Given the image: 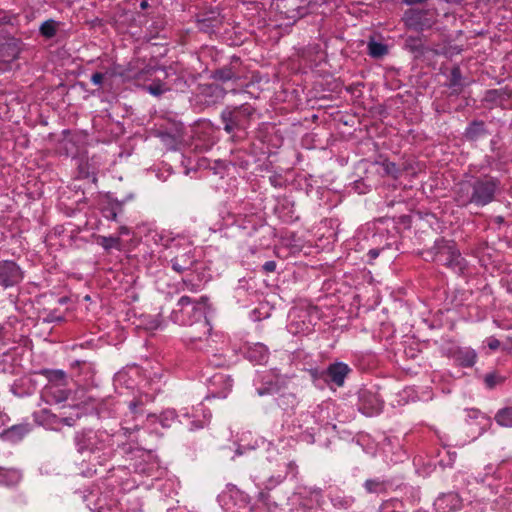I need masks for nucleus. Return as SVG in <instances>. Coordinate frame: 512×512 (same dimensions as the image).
I'll list each match as a JSON object with an SVG mask.
<instances>
[{
	"label": "nucleus",
	"instance_id": "obj_9",
	"mask_svg": "<svg viewBox=\"0 0 512 512\" xmlns=\"http://www.w3.org/2000/svg\"><path fill=\"white\" fill-rule=\"evenodd\" d=\"M218 502L226 512L251 511L248 495L234 485H227L218 496Z\"/></svg>",
	"mask_w": 512,
	"mask_h": 512
},
{
	"label": "nucleus",
	"instance_id": "obj_19",
	"mask_svg": "<svg viewBox=\"0 0 512 512\" xmlns=\"http://www.w3.org/2000/svg\"><path fill=\"white\" fill-rule=\"evenodd\" d=\"M20 48L16 42L9 41L0 45V70L10 69L11 63L18 59Z\"/></svg>",
	"mask_w": 512,
	"mask_h": 512
},
{
	"label": "nucleus",
	"instance_id": "obj_24",
	"mask_svg": "<svg viewBox=\"0 0 512 512\" xmlns=\"http://www.w3.org/2000/svg\"><path fill=\"white\" fill-rule=\"evenodd\" d=\"M30 431L29 424H18L5 429L0 433V436L5 441H9L11 443H17L23 439L25 435H27Z\"/></svg>",
	"mask_w": 512,
	"mask_h": 512
},
{
	"label": "nucleus",
	"instance_id": "obj_43",
	"mask_svg": "<svg viewBox=\"0 0 512 512\" xmlns=\"http://www.w3.org/2000/svg\"><path fill=\"white\" fill-rule=\"evenodd\" d=\"M421 17L420 13H414L411 17H407L406 24L410 27H413L414 29H422V27L418 26V23L416 20H418Z\"/></svg>",
	"mask_w": 512,
	"mask_h": 512
},
{
	"label": "nucleus",
	"instance_id": "obj_56",
	"mask_svg": "<svg viewBox=\"0 0 512 512\" xmlns=\"http://www.w3.org/2000/svg\"><path fill=\"white\" fill-rule=\"evenodd\" d=\"M452 76H453V82H454V84H456L458 79L460 78V70H459V68H454L452 70Z\"/></svg>",
	"mask_w": 512,
	"mask_h": 512
},
{
	"label": "nucleus",
	"instance_id": "obj_37",
	"mask_svg": "<svg viewBox=\"0 0 512 512\" xmlns=\"http://www.w3.org/2000/svg\"><path fill=\"white\" fill-rule=\"evenodd\" d=\"M364 486H365V489L367 490V492H369V493H379L380 491H382L384 489L383 482H381L379 480H373V479L367 480L365 482Z\"/></svg>",
	"mask_w": 512,
	"mask_h": 512
},
{
	"label": "nucleus",
	"instance_id": "obj_6",
	"mask_svg": "<svg viewBox=\"0 0 512 512\" xmlns=\"http://www.w3.org/2000/svg\"><path fill=\"white\" fill-rule=\"evenodd\" d=\"M435 261L449 267L459 275L465 274L467 261L461 256L454 242L443 238L435 241Z\"/></svg>",
	"mask_w": 512,
	"mask_h": 512
},
{
	"label": "nucleus",
	"instance_id": "obj_34",
	"mask_svg": "<svg viewBox=\"0 0 512 512\" xmlns=\"http://www.w3.org/2000/svg\"><path fill=\"white\" fill-rule=\"evenodd\" d=\"M388 52V48L385 44L381 42H377L374 40H370L368 42V53L370 56L374 58H380L386 55Z\"/></svg>",
	"mask_w": 512,
	"mask_h": 512
},
{
	"label": "nucleus",
	"instance_id": "obj_32",
	"mask_svg": "<svg viewBox=\"0 0 512 512\" xmlns=\"http://www.w3.org/2000/svg\"><path fill=\"white\" fill-rule=\"evenodd\" d=\"M485 133V125L481 121L472 122L465 130V136L470 140H476Z\"/></svg>",
	"mask_w": 512,
	"mask_h": 512
},
{
	"label": "nucleus",
	"instance_id": "obj_13",
	"mask_svg": "<svg viewBox=\"0 0 512 512\" xmlns=\"http://www.w3.org/2000/svg\"><path fill=\"white\" fill-rule=\"evenodd\" d=\"M23 279V272L20 267L10 260L0 261V285L9 288L17 285Z\"/></svg>",
	"mask_w": 512,
	"mask_h": 512
},
{
	"label": "nucleus",
	"instance_id": "obj_14",
	"mask_svg": "<svg viewBox=\"0 0 512 512\" xmlns=\"http://www.w3.org/2000/svg\"><path fill=\"white\" fill-rule=\"evenodd\" d=\"M181 417L190 420L189 429L193 431L205 427L210 422L211 413L200 404L191 409L183 408L181 410Z\"/></svg>",
	"mask_w": 512,
	"mask_h": 512
},
{
	"label": "nucleus",
	"instance_id": "obj_20",
	"mask_svg": "<svg viewBox=\"0 0 512 512\" xmlns=\"http://www.w3.org/2000/svg\"><path fill=\"white\" fill-rule=\"evenodd\" d=\"M128 469L130 467H118V468H112L108 471L109 476L107 478L108 484L107 486H112L114 483H119L122 490H129L136 486V481L133 480L132 483H130L128 480H125V476L128 475Z\"/></svg>",
	"mask_w": 512,
	"mask_h": 512
},
{
	"label": "nucleus",
	"instance_id": "obj_11",
	"mask_svg": "<svg viewBox=\"0 0 512 512\" xmlns=\"http://www.w3.org/2000/svg\"><path fill=\"white\" fill-rule=\"evenodd\" d=\"M113 495L114 493H104L97 487L84 496V501L91 512H122L117 507L118 501L112 497Z\"/></svg>",
	"mask_w": 512,
	"mask_h": 512
},
{
	"label": "nucleus",
	"instance_id": "obj_25",
	"mask_svg": "<svg viewBox=\"0 0 512 512\" xmlns=\"http://www.w3.org/2000/svg\"><path fill=\"white\" fill-rule=\"evenodd\" d=\"M455 362L462 367H472L476 363L477 354L469 347L458 348L453 354Z\"/></svg>",
	"mask_w": 512,
	"mask_h": 512
},
{
	"label": "nucleus",
	"instance_id": "obj_52",
	"mask_svg": "<svg viewBox=\"0 0 512 512\" xmlns=\"http://www.w3.org/2000/svg\"><path fill=\"white\" fill-rule=\"evenodd\" d=\"M47 322H60L63 320L62 316H57L54 312H50L45 318Z\"/></svg>",
	"mask_w": 512,
	"mask_h": 512
},
{
	"label": "nucleus",
	"instance_id": "obj_36",
	"mask_svg": "<svg viewBox=\"0 0 512 512\" xmlns=\"http://www.w3.org/2000/svg\"><path fill=\"white\" fill-rule=\"evenodd\" d=\"M247 281L240 280L238 286L235 289V297L238 302H241L243 305L248 304V299H243V297L248 293Z\"/></svg>",
	"mask_w": 512,
	"mask_h": 512
},
{
	"label": "nucleus",
	"instance_id": "obj_3",
	"mask_svg": "<svg viewBox=\"0 0 512 512\" xmlns=\"http://www.w3.org/2000/svg\"><path fill=\"white\" fill-rule=\"evenodd\" d=\"M177 307L171 312L170 319L173 323L181 326L196 325L200 335H194L193 331L186 334V339L190 343L202 341L203 336L210 334L211 326L207 319L209 310L208 298L202 296L197 301H193L188 296H182Z\"/></svg>",
	"mask_w": 512,
	"mask_h": 512
},
{
	"label": "nucleus",
	"instance_id": "obj_4",
	"mask_svg": "<svg viewBox=\"0 0 512 512\" xmlns=\"http://www.w3.org/2000/svg\"><path fill=\"white\" fill-rule=\"evenodd\" d=\"M501 181L491 175L472 176L456 185L454 200L460 207H484L494 201L500 192Z\"/></svg>",
	"mask_w": 512,
	"mask_h": 512
},
{
	"label": "nucleus",
	"instance_id": "obj_53",
	"mask_svg": "<svg viewBox=\"0 0 512 512\" xmlns=\"http://www.w3.org/2000/svg\"><path fill=\"white\" fill-rule=\"evenodd\" d=\"M382 251V249H378V248H372L368 251V257H369V260L372 261V260H375L380 252Z\"/></svg>",
	"mask_w": 512,
	"mask_h": 512
},
{
	"label": "nucleus",
	"instance_id": "obj_17",
	"mask_svg": "<svg viewBox=\"0 0 512 512\" xmlns=\"http://www.w3.org/2000/svg\"><path fill=\"white\" fill-rule=\"evenodd\" d=\"M246 358L254 363L263 364L267 361L269 356L268 348L262 343H245L239 348Z\"/></svg>",
	"mask_w": 512,
	"mask_h": 512
},
{
	"label": "nucleus",
	"instance_id": "obj_42",
	"mask_svg": "<svg viewBox=\"0 0 512 512\" xmlns=\"http://www.w3.org/2000/svg\"><path fill=\"white\" fill-rule=\"evenodd\" d=\"M381 165H382L383 170L385 171V173L396 177L398 169H397L396 165L393 162L383 161L381 163Z\"/></svg>",
	"mask_w": 512,
	"mask_h": 512
},
{
	"label": "nucleus",
	"instance_id": "obj_61",
	"mask_svg": "<svg viewBox=\"0 0 512 512\" xmlns=\"http://www.w3.org/2000/svg\"><path fill=\"white\" fill-rule=\"evenodd\" d=\"M215 165H216L217 167L224 168L225 163H224L223 161H221V160H218V161H215Z\"/></svg>",
	"mask_w": 512,
	"mask_h": 512
},
{
	"label": "nucleus",
	"instance_id": "obj_15",
	"mask_svg": "<svg viewBox=\"0 0 512 512\" xmlns=\"http://www.w3.org/2000/svg\"><path fill=\"white\" fill-rule=\"evenodd\" d=\"M351 371V368L346 363L334 362L323 372V377L330 386L342 387Z\"/></svg>",
	"mask_w": 512,
	"mask_h": 512
},
{
	"label": "nucleus",
	"instance_id": "obj_21",
	"mask_svg": "<svg viewBox=\"0 0 512 512\" xmlns=\"http://www.w3.org/2000/svg\"><path fill=\"white\" fill-rule=\"evenodd\" d=\"M254 385L259 396L272 394L278 390V381L270 373L258 375L254 380Z\"/></svg>",
	"mask_w": 512,
	"mask_h": 512
},
{
	"label": "nucleus",
	"instance_id": "obj_40",
	"mask_svg": "<svg viewBox=\"0 0 512 512\" xmlns=\"http://www.w3.org/2000/svg\"><path fill=\"white\" fill-rule=\"evenodd\" d=\"M160 250H151V251H145L143 253V259L148 263L152 264L156 262V259H159Z\"/></svg>",
	"mask_w": 512,
	"mask_h": 512
},
{
	"label": "nucleus",
	"instance_id": "obj_38",
	"mask_svg": "<svg viewBox=\"0 0 512 512\" xmlns=\"http://www.w3.org/2000/svg\"><path fill=\"white\" fill-rule=\"evenodd\" d=\"M285 477H286L285 475H281V474H278L277 476H271L264 483L265 489L271 490V489L275 488L285 479Z\"/></svg>",
	"mask_w": 512,
	"mask_h": 512
},
{
	"label": "nucleus",
	"instance_id": "obj_7",
	"mask_svg": "<svg viewBox=\"0 0 512 512\" xmlns=\"http://www.w3.org/2000/svg\"><path fill=\"white\" fill-rule=\"evenodd\" d=\"M253 114L254 109L248 104L224 110L221 114L224 130L233 135L245 133L251 124Z\"/></svg>",
	"mask_w": 512,
	"mask_h": 512
},
{
	"label": "nucleus",
	"instance_id": "obj_41",
	"mask_svg": "<svg viewBox=\"0 0 512 512\" xmlns=\"http://www.w3.org/2000/svg\"><path fill=\"white\" fill-rule=\"evenodd\" d=\"M466 481H467V486L480 485L479 480L475 477H469L466 479ZM480 489H485V487L483 485H481L480 487H473L471 489H468V494L478 493V490H480Z\"/></svg>",
	"mask_w": 512,
	"mask_h": 512
},
{
	"label": "nucleus",
	"instance_id": "obj_28",
	"mask_svg": "<svg viewBox=\"0 0 512 512\" xmlns=\"http://www.w3.org/2000/svg\"><path fill=\"white\" fill-rule=\"evenodd\" d=\"M21 478L19 470L0 468V485L14 486L19 483Z\"/></svg>",
	"mask_w": 512,
	"mask_h": 512
},
{
	"label": "nucleus",
	"instance_id": "obj_8",
	"mask_svg": "<svg viewBox=\"0 0 512 512\" xmlns=\"http://www.w3.org/2000/svg\"><path fill=\"white\" fill-rule=\"evenodd\" d=\"M66 375L63 371L48 372V383L42 390V398L48 403H61L68 399Z\"/></svg>",
	"mask_w": 512,
	"mask_h": 512
},
{
	"label": "nucleus",
	"instance_id": "obj_60",
	"mask_svg": "<svg viewBox=\"0 0 512 512\" xmlns=\"http://www.w3.org/2000/svg\"><path fill=\"white\" fill-rule=\"evenodd\" d=\"M148 6H149V4H148V1H147V0H143V1H141V3H140V8H141V9H143V10H144V9L148 8Z\"/></svg>",
	"mask_w": 512,
	"mask_h": 512
},
{
	"label": "nucleus",
	"instance_id": "obj_54",
	"mask_svg": "<svg viewBox=\"0 0 512 512\" xmlns=\"http://www.w3.org/2000/svg\"><path fill=\"white\" fill-rule=\"evenodd\" d=\"M468 417L471 419H478V418L485 419V417L482 415V413L480 411L474 410V409L468 411Z\"/></svg>",
	"mask_w": 512,
	"mask_h": 512
},
{
	"label": "nucleus",
	"instance_id": "obj_47",
	"mask_svg": "<svg viewBox=\"0 0 512 512\" xmlns=\"http://www.w3.org/2000/svg\"><path fill=\"white\" fill-rule=\"evenodd\" d=\"M486 344L491 350H496L500 346V341L495 337H488L486 339Z\"/></svg>",
	"mask_w": 512,
	"mask_h": 512
},
{
	"label": "nucleus",
	"instance_id": "obj_63",
	"mask_svg": "<svg viewBox=\"0 0 512 512\" xmlns=\"http://www.w3.org/2000/svg\"><path fill=\"white\" fill-rule=\"evenodd\" d=\"M259 497H260V499H261L262 501H265V500H266L267 495H266V493H264V492H260V493H259Z\"/></svg>",
	"mask_w": 512,
	"mask_h": 512
},
{
	"label": "nucleus",
	"instance_id": "obj_59",
	"mask_svg": "<svg viewBox=\"0 0 512 512\" xmlns=\"http://www.w3.org/2000/svg\"><path fill=\"white\" fill-rule=\"evenodd\" d=\"M5 337V328L2 324H0V340Z\"/></svg>",
	"mask_w": 512,
	"mask_h": 512
},
{
	"label": "nucleus",
	"instance_id": "obj_30",
	"mask_svg": "<svg viewBox=\"0 0 512 512\" xmlns=\"http://www.w3.org/2000/svg\"><path fill=\"white\" fill-rule=\"evenodd\" d=\"M60 27V22L54 19L44 21L39 27V33L46 39H51L56 36Z\"/></svg>",
	"mask_w": 512,
	"mask_h": 512
},
{
	"label": "nucleus",
	"instance_id": "obj_46",
	"mask_svg": "<svg viewBox=\"0 0 512 512\" xmlns=\"http://www.w3.org/2000/svg\"><path fill=\"white\" fill-rule=\"evenodd\" d=\"M333 501V504L335 506H341V507H349L352 503V499L351 498H346V499H343V500H340L338 498H333L332 499Z\"/></svg>",
	"mask_w": 512,
	"mask_h": 512
},
{
	"label": "nucleus",
	"instance_id": "obj_64",
	"mask_svg": "<svg viewBox=\"0 0 512 512\" xmlns=\"http://www.w3.org/2000/svg\"><path fill=\"white\" fill-rule=\"evenodd\" d=\"M290 212H291V211H289V212H287L286 214H284V217H285L287 220L292 219V215H290Z\"/></svg>",
	"mask_w": 512,
	"mask_h": 512
},
{
	"label": "nucleus",
	"instance_id": "obj_35",
	"mask_svg": "<svg viewBox=\"0 0 512 512\" xmlns=\"http://www.w3.org/2000/svg\"><path fill=\"white\" fill-rule=\"evenodd\" d=\"M98 243L105 249H120V238L114 236H100L98 238Z\"/></svg>",
	"mask_w": 512,
	"mask_h": 512
},
{
	"label": "nucleus",
	"instance_id": "obj_44",
	"mask_svg": "<svg viewBox=\"0 0 512 512\" xmlns=\"http://www.w3.org/2000/svg\"><path fill=\"white\" fill-rule=\"evenodd\" d=\"M217 78L222 80V81H228V80H231L233 79L234 77V74L232 73L231 70H219L216 74Z\"/></svg>",
	"mask_w": 512,
	"mask_h": 512
},
{
	"label": "nucleus",
	"instance_id": "obj_18",
	"mask_svg": "<svg viewBox=\"0 0 512 512\" xmlns=\"http://www.w3.org/2000/svg\"><path fill=\"white\" fill-rule=\"evenodd\" d=\"M463 499L458 493L449 492L440 495L434 502L437 512H452L461 508Z\"/></svg>",
	"mask_w": 512,
	"mask_h": 512
},
{
	"label": "nucleus",
	"instance_id": "obj_39",
	"mask_svg": "<svg viewBox=\"0 0 512 512\" xmlns=\"http://www.w3.org/2000/svg\"><path fill=\"white\" fill-rule=\"evenodd\" d=\"M288 329L293 334H306L309 332L308 326H305V328L302 326L300 327L298 322L294 320L290 321V323L288 324Z\"/></svg>",
	"mask_w": 512,
	"mask_h": 512
},
{
	"label": "nucleus",
	"instance_id": "obj_2",
	"mask_svg": "<svg viewBox=\"0 0 512 512\" xmlns=\"http://www.w3.org/2000/svg\"><path fill=\"white\" fill-rule=\"evenodd\" d=\"M115 389L120 394L122 389H134L138 387V394L128 403V412L125 418L131 417L132 420L143 418V406L152 402L155 396L161 392L163 386V374L160 369L149 372L141 377V370L138 366L132 365L118 371L113 379Z\"/></svg>",
	"mask_w": 512,
	"mask_h": 512
},
{
	"label": "nucleus",
	"instance_id": "obj_51",
	"mask_svg": "<svg viewBox=\"0 0 512 512\" xmlns=\"http://www.w3.org/2000/svg\"><path fill=\"white\" fill-rule=\"evenodd\" d=\"M447 454L449 456L448 462H444L443 460H440V464L443 465V466H451L454 463L455 459H456V453L455 452L447 451Z\"/></svg>",
	"mask_w": 512,
	"mask_h": 512
},
{
	"label": "nucleus",
	"instance_id": "obj_23",
	"mask_svg": "<svg viewBox=\"0 0 512 512\" xmlns=\"http://www.w3.org/2000/svg\"><path fill=\"white\" fill-rule=\"evenodd\" d=\"M266 445L267 443L264 439L254 438L250 432L243 433L236 450V455H243L256 448H264Z\"/></svg>",
	"mask_w": 512,
	"mask_h": 512
},
{
	"label": "nucleus",
	"instance_id": "obj_58",
	"mask_svg": "<svg viewBox=\"0 0 512 512\" xmlns=\"http://www.w3.org/2000/svg\"><path fill=\"white\" fill-rule=\"evenodd\" d=\"M129 232H130V231H129V229H128L126 226H121V227L119 228V233H120L121 235H128V234H129Z\"/></svg>",
	"mask_w": 512,
	"mask_h": 512
},
{
	"label": "nucleus",
	"instance_id": "obj_26",
	"mask_svg": "<svg viewBox=\"0 0 512 512\" xmlns=\"http://www.w3.org/2000/svg\"><path fill=\"white\" fill-rule=\"evenodd\" d=\"M150 458H151L150 454L141 453V455L139 456V460H136L132 464V468L134 469V472L136 474L153 476L154 469L156 468V464L148 462L147 459H150Z\"/></svg>",
	"mask_w": 512,
	"mask_h": 512
},
{
	"label": "nucleus",
	"instance_id": "obj_49",
	"mask_svg": "<svg viewBox=\"0 0 512 512\" xmlns=\"http://www.w3.org/2000/svg\"><path fill=\"white\" fill-rule=\"evenodd\" d=\"M471 498H473V499L476 501L477 506H479V507H478V509L476 510V512H477V511H482V510L484 509V505H483V503L481 502V499H483V498H484V497L482 496V494L474 493V494L471 496ZM472 512H475V511H472Z\"/></svg>",
	"mask_w": 512,
	"mask_h": 512
},
{
	"label": "nucleus",
	"instance_id": "obj_55",
	"mask_svg": "<svg viewBox=\"0 0 512 512\" xmlns=\"http://www.w3.org/2000/svg\"><path fill=\"white\" fill-rule=\"evenodd\" d=\"M9 421H10L9 416L0 411V428L5 426Z\"/></svg>",
	"mask_w": 512,
	"mask_h": 512
},
{
	"label": "nucleus",
	"instance_id": "obj_27",
	"mask_svg": "<svg viewBox=\"0 0 512 512\" xmlns=\"http://www.w3.org/2000/svg\"><path fill=\"white\" fill-rule=\"evenodd\" d=\"M221 24V19L216 12H210L209 15L197 20L199 30L205 33L214 32Z\"/></svg>",
	"mask_w": 512,
	"mask_h": 512
},
{
	"label": "nucleus",
	"instance_id": "obj_12",
	"mask_svg": "<svg viewBox=\"0 0 512 512\" xmlns=\"http://www.w3.org/2000/svg\"><path fill=\"white\" fill-rule=\"evenodd\" d=\"M233 386L230 376L218 372L212 375L208 380V394L205 399L226 398Z\"/></svg>",
	"mask_w": 512,
	"mask_h": 512
},
{
	"label": "nucleus",
	"instance_id": "obj_22",
	"mask_svg": "<svg viewBox=\"0 0 512 512\" xmlns=\"http://www.w3.org/2000/svg\"><path fill=\"white\" fill-rule=\"evenodd\" d=\"M302 0H278L277 8L288 19L296 20L303 15Z\"/></svg>",
	"mask_w": 512,
	"mask_h": 512
},
{
	"label": "nucleus",
	"instance_id": "obj_5",
	"mask_svg": "<svg viewBox=\"0 0 512 512\" xmlns=\"http://www.w3.org/2000/svg\"><path fill=\"white\" fill-rule=\"evenodd\" d=\"M157 247L175 249L176 255L171 259L172 269L177 273L189 270L195 263L194 248L192 243L182 236L172 237L167 231H154L147 236Z\"/></svg>",
	"mask_w": 512,
	"mask_h": 512
},
{
	"label": "nucleus",
	"instance_id": "obj_45",
	"mask_svg": "<svg viewBox=\"0 0 512 512\" xmlns=\"http://www.w3.org/2000/svg\"><path fill=\"white\" fill-rule=\"evenodd\" d=\"M210 362L214 366H224L229 363V361L226 358L222 357L221 355H217V354L213 355V358L210 359Z\"/></svg>",
	"mask_w": 512,
	"mask_h": 512
},
{
	"label": "nucleus",
	"instance_id": "obj_33",
	"mask_svg": "<svg viewBox=\"0 0 512 512\" xmlns=\"http://www.w3.org/2000/svg\"><path fill=\"white\" fill-rule=\"evenodd\" d=\"M496 422L503 427H512V407L499 410L495 416Z\"/></svg>",
	"mask_w": 512,
	"mask_h": 512
},
{
	"label": "nucleus",
	"instance_id": "obj_29",
	"mask_svg": "<svg viewBox=\"0 0 512 512\" xmlns=\"http://www.w3.org/2000/svg\"><path fill=\"white\" fill-rule=\"evenodd\" d=\"M101 210L107 220L116 221L117 216L122 212V203L118 200L108 198L106 205H104Z\"/></svg>",
	"mask_w": 512,
	"mask_h": 512
},
{
	"label": "nucleus",
	"instance_id": "obj_62",
	"mask_svg": "<svg viewBox=\"0 0 512 512\" xmlns=\"http://www.w3.org/2000/svg\"><path fill=\"white\" fill-rule=\"evenodd\" d=\"M285 204L290 205V203L288 202V200H284V201H283V203H279V205L277 206V208H276V209L279 211L280 207H281V206H283V207H284V205H285Z\"/></svg>",
	"mask_w": 512,
	"mask_h": 512
},
{
	"label": "nucleus",
	"instance_id": "obj_50",
	"mask_svg": "<svg viewBox=\"0 0 512 512\" xmlns=\"http://www.w3.org/2000/svg\"><path fill=\"white\" fill-rule=\"evenodd\" d=\"M263 270L267 273L274 272L276 270V262L275 261H267L263 264Z\"/></svg>",
	"mask_w": 512,
	"mask_h": 512
},
{
	"label": "nucleus",
	"instance_id": "obj_1",
	"mask_svg": "<svg viewBox=\"0 0 512 512\" xmlns=\"http://www.w3.org/2000/svg\"><path fill=\"white\" fill-rule=\"evenodd\" d=\"M175 409L168 408L162 411L159 416L154 414H145L143 409V418L139 420H132L131 417L124 418L122 422L121 433L120 431L110 434L105 430H83L77 432L75 435V445L77 451L87 457L89 464L81 473L86 477H91L98 473L97 465H105L112 457L115 451V445L119 446L122 442L123 435L132 434L137 431L142 425H151L159 422L163 428H170L179 417ZM179 422H182L179 420Z\"/></svg>",
	"mask_w": 512,
	"mask_h": 512
},
{
	"label": "nucleus",
	"instance_id": "obj_10",
	"mask_svg": "<svg viewBox=\"0 0 512 512\" xmlns=\"http://www.w3.org/2000/svg\"><path fill=\"white\" fill-rule=\"evenodd\" d=\"M167 71L162 67L148 66L138 72L135 76L137 81H151L144 88L153 96H160L169 90L163 81L167 77Z\"/></svg>",
	"mask_w": 512,
	"mask_h": 512
},
{
	"label": "nucleus",
	"instance_id": "obj_57",
	"mask_svg": "<svg viewBox=\"0 0 512 512\" xmlns=\"http://www.w3.org/2000/svg\"><path fill=\"white\" fill-rule=\"evenodd\" d=\"M485 381L489 387H492L495 384V377L493 375H487Z\"/></svg>",
	"mask_w": 512,
	"mask_h": 512
},
{
	"label": "nucleus",
	"instance_id": "obj_31",
	"mask_svg": "<svg viewBox=\"0 0 512 512\" xmlns=\"http://www.w3.org/2000/svg\"><path fill=\"white\" fill-rule=\"evenodd\" d=\"M76 413L70 416H65V413L62 414L61 417H57L54 414H50L46 410H43L42 413L46 415L47 419L51 420V422H60L67 426H72L75 424V421L80 417V413L78 412V408L75 409Z\"/></svg>",
	"mask_w": 512,
	"mask_h": 512
},
{
	"label": "nucleus",
	"instance_id": "obj_16",
	"mask_svg": "<svg viewBox=\"0 0 512 512\" xmlns=\"http://www.w3.org/2000/svg\"><path fill=\"white\" fill-rule=\"evenodd\" d=\"M383 400L374 392L362 390L359 394V410L366 416L379 414L383 409Z\"/></svg>",
	"mask_w": 512,
	"mask_h": 512
},
{
	"label": "nucleus",
	"instance_id": "obj_48",
	"mask_svg": "<svg viewBox=\"0 0 512 512\" xmlns=\"http://www.w3.org/2000/svg\"><path fill=\"white\" fill-rule=\"evenodd\" d=\"M103 78H104V74L100 73V72H96L94 73L92 76H91V82L94 84V85H101L102 82H103Z\"/></svg>",
	"mask_w": 512,
	"mask_h": 512
}]
</instances>
